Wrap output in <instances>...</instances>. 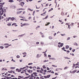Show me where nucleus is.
I'll return each instance as SVG.
<instances>
[{
  "mask_svg": "<svg viewBox=\"0 0 79 79\" xmlns=\"http://www.w3.org/2000/svg\"><path fill=\"white\" fill-rule=\"evenodd\" d=\"M3 8L1 7L0 8V15H2L3 14Z\"/></svg>",
  "mask_w": 79,
  "mask_h": 79,
  "instance_id": "nucleus-1",
  "label": "nucleus"
},
{
  "mask_svg": "<svg viewBox=\"0 0 79 79\" xmlns=\"http://www.w3.org/2000/svg\"><path fill=\"white\" fill-rule=\"evenodd\" d=\"M40 56H41V54H38L36 56V58H40Z\"/></svg>",
  "mask_w": 79,
  "mask_h": 79,
  "instance_id": "nucleus-2",
  "label": "nucleus"
},
{
  "mask_svg": "<svg viewBox=\"0 0 79 79\" xmlns=\"http://www.w3.org/2000/svg\"><path fill=\"white\" fill-rule=\"evenodd\" d=\"M24 2H22L20 3V4H19V5L22 6H23V5H24Z\"/></svg>",
  "mask_w": 79,
  "mask_h": 79,
  "instance_id": "nucleus-3",
  "label": "nucleus"
},
{
  "mask_svg": "<svg viewBox=\"0 0 79 79\" xmlns=\"http://www.w3.org/2000/svg\"><path fill=\"white\" fill-rule=\"evenodd\" d=\"M11 19V17L8 18L7 19H6V22H7V21H9V19Z\"/></svg>",
  "mask_w": 79,
  "mask_h": 79,
  "instance_id": "nucleus-4",
  "label": "nucleus"
},
{
  "mask_svg": "<svg viewBox=\"0 0 79 79\" xmlns=\"http://www.w3.org/2000/svg\"><path fill=\"white\" fill-rule=\"evenodd\" d=\"M32 68H33V71L35 70V69H37V68L36 67H33Z\"/></svg>",
  "mask_w": 79,
  "mask_h": 79,
  "instance_id": "nucleus-5",
  "label": "nucleus"
},
{
  "mask_svg": "<svg viewBox=\"0 0 79 79\" xmlns=\"http://www.w3.org/2000/svg\"><path fill=\"white\" fill-rule=\"evenodd\" d=\"M4 5V3H0V6L1 7V6H3V5Z\"/></svg>",
  "mask_w": 79,
  "mask_h": 79,
  "instance_id": "nucleus-6",
  "label": "nucleus"
},
{
  "mask_svg": "<svg viewBox=\"0 0 79 79\" xmlns=\"http://www.w3.org/2000/svg\"><path fill=\"white\" fill-rule=\"evenodd\" d=\"M17 70H18V72H19H19H21L22 70L21 69H16V71H17Z\"/></svg>",
  "mask_w": 79,
  "mask_h": 79,
  "instance_id": "nucleus-7",
  "label": "nucleus"
},
{
  "mask_svg": "<svg viewBox=\"0 0 79 79\" xmlns=\"http://www.w3.org/2000/svg\"><path fill=\"white\" fill-rule=\"evenodd\" d=\"M77 70H75L74 71H73V72H72V73H73V74H74V73H76V71H77Z\"/></svg>",
  "mask_w": 79,
  "mask_h": 79,
  "instance_id": "nucleus-8",
  "label": "nucleus"
},
{
  "mask_svg": "<svg viewBox=\"0 0 79 79\" xmlns=\"http://www.w3.org/2000/svg\"><path fill=\"white\" fill-rule=\"evenodd\" d=\"M73 45H75L76 46H78V44H77L76 42L74 43Z\"/></svg>",
  "mask_w": 79,
  "mask_h": 79,
  "instance_id": "nucleus-9",
  "label": "nucleus"
},
{
  "mask_svg": "<svg viewBox=\"0 0 79 79\" xmlns=\"http://www.w3.org/2000/svg\"><path fill=\"white\" fill-rule=\"evenodd\" d=\"M15 18L14 17H12V18H11L10 17V19H11V21H14V19H15Z\"/></svg>",
  "mask_w": 79,
  "mask_h": 79,
  "instance_id": "nucleus-10",
  "label": "nucleus"
},
{
  "mask_svg": "<svg viewBox=\"0 0 79 79\" xmlns=\"http://www.w3.org/2000/svg\"><path fill=\"white\" fill-rule=\"evenodd\" d=\"M21 12H23V11H20L17 12V15H18V14H20V13H21Z\"/></svg>",
  "mask_w": 79,
  "mask_h": 79,
  "instance_id": "nucleus-11",
  "label": "nucleus"
},
{
  "mask_svg": "<svg viewBox=\"0 0 79 79\" xmlns=\"http://www.w3.org/2000/svg\"><path fill=\"white\" fill-rule=\"evenodd\" d=\"M59 69H61V70H62V69H56V71H59Z\"/></svg>",
  "mask_w": 79,
  "mask_h": 79,
  "instance_id": "nucleus-12",
  "label": "nucleus"
},
{
  "mask_svg": "<svg viewBox=\"0 0 79 79\" xmlns=\"http://www.w3.org/2000/svg\"><path fill=\"white\" fill-rule=\"evenodd\" d=\"M49 39H50V40H52V39H53V38L51 36H49Z\"/></svg>",
  "mask_w": 79,
  "mask_h": 79,
  "instance_id": "nucleus-13",
  "label": "nucleus"
},
{
  "mask_svg": "<svg viewBox=\"0 0 79 79\" xmlns=\"http://www.w3.org/2000/svg\"><path fill=\"white\" fill-rule=\"evenodd\" d=\"M68 68H69V67L66 66L64 68V70H65V69H67Z\"/></svg>",
  "mask_w": 79,
  "mask_h": 79,
  "instance_id": "nucleus-14",
  "label": "nucleus"
},
{
  "mask_svg": "<svg viewBox=\"0 0 79 79\" xmlns=\"http://www.w3.org/2000/svg\"><path fill=\"white\" fill-rule=\"evenodd\" d=\"M14 1L13 0H10L9 1V2H10V3H11L12 2H14Z\"/></svg>",
  "mask_w": 79,
  "mask_h": 79,
  "instance_id": "nucleus-15",
  "label": "nucleus"
},
{
  "mask_svg": "<svg viewBox=\"0 0 79 79\" xmlns=\"http://www.w3.org/2000/svg\"><path fill=\"white\" fill-rule=\"evenodd\" d=\"M43 61L44 63H45V62H48V60H44Z\"/></svg>",
  "mask_w": 79,
  "mask_h": 79,
  "instance_id": "nucleus-16",
  "label": "nucleus"
},
{
  "mask_svg": "<svg viewBox=\"0 0 79 79\" xmlns=\"http://www.w3.org/2000/svg\"><path fill=\"white\" fill-rule=\"evenodd\" d=\"M63 43H61L60 44V47H63Z\"/></svg>",
  "mask_w": 79,
  "mask_h": 79,
  "instance_id": "nucleus-17",
  "label": "nucleus"
},
{
  "mask_svg": "<svg viewBox=\"0 0 79 79\" xmlns=\"http://www.w3.org/2000/svg\"><path fill=\"white\" fill-rule=\"evenodd\" d=\"M15 69V67H11L10 68V69Z\"/></svg>",
  "mask_w": 79,
  "mask_h": 79,
  "instance_id": "nucleus-18",
  "label": "nucleus"
},
{
  "mask_svg": "<svg viewBox=\"0 0 79 79\" xmlns=\"http://www.w3.org/2000/svg\"><path fill=\"white\" fill-rule=\"evenodd\" d=\"M69 46L67 45L66 46V49H68V48H69Z\"/></svg>",
  "mask_w": 79,
  "mask_h": 79,
  "instance_id": "nucleus-19",
  "label": "nucleus"
},
{
  "mask_svg": "<svg viewBox=\"0 0 79 79\" xmlns=\"http://www.w3.org/2000/svg\"><path fill=\"white\" fill-rule=\"evenodd\" d=\"M8 73H13V71H8Z\"/></svg>",
  "mask_w": 79,
  "mask_h": 79,
  "instance_id": "nucleus-20",
  "label": "nucleus"
},
{
  "mask_svg": "<svg viewBox=\"0 0 79 79\" xmlns=\"http://www.w3.org/2000/svg\"><path fill=\"white\" fill-rule=\"evenodd\" d=\"M0 48L1 49H3L4 47H3V46H0Z\"/></svg>",
  "mask_w": 79,
  "mask_h": 79,
  "instance_id": "nucleus-21",
  "label": "nucleus"
},
{
  "mask_svg": "<svg viewBox=\"0 0 79 79\" xmlns=\"http://www.w3.org/2000/svg\"><path fill=\"white\" fill-rule=\"evenodd\" d=\"M15 8H16V6H12V8H13V9H15Z\"/></svg>",
  "mask_w": 79,
  "mask_h": 79,
  "instance_id": "nucleus-22",
  "label": "nucleus"
},
{
  "mask_svg": "<svg viewBox=\"0 0 79 79\" xmlns=\"http://www.w3.org/2000/svg\"><path fill=\"white\" fill-rule=\"evenodd\" d=\"M68 29L69 28V29H71V27L70 26V25H68Z\"/></svg>",
  "mask_w": 79,
  "mask_h": 79,
  "instance_id": "nucleus-23",
  "label": "nucleus"
},
{
  "mask_svg": "<svg viewBox=\"0 0 79 79\" xmlns=\"http://www.w3.org/2000/svg\"><path fill=\"white\" fill-rule=\"evenodd\" d=\"M40 44H41V45H44V42H41Z\"/></svg>",
  "mask_w": 79,
  "mask_h": 79,
  "instance_id": "nucleus-24",
  "label": "nucleus"
},
{
  "mask_svg": "<svg viewBox=\"0 0 79 79\" xmlns=\"http://www.w3.org/2000/svg\"><path fill=\"white\" fill-rule=\"evenodd\" d=\"M61 36H65V35H66V34H61Z\"/></svg>",
  "mask_w": 79,
  "mask_h": 79,
  "instance_id": "nucleus-25",
  "label": "nucleus"
},
{
  "mask_svg": "<svg viewBox=\"0 0 79 79\" xmlns=\"http://www.w3.org/2000/svg\"><path fill=\"white\" fill-rule=\"evenodd\" d=\"M19 35L18 37H22V36H23V35Z\"/></svg>",
  "mask_w": 79,
  "mask_h": 79,
  "instance_id": "nucleus-26",
  "label": "nucleus"
},
{
  "mask_svg": "<svg viewBox=\"0 0 79 79\" xmlns=\"http://www.w3.org/2000/svg\"><path fill=\"white\" fill-rule=\"evenodd\" d=\"M16 23H13L12 25V26H15V25H16Z\"/></svg>",
  "mask_w": 79,
  "mask_h": 79,
  "instance_id": "nucleus-27",
  "label": "nucleus"
},
{
  "mask_svg": "<svg viewBox=\"0 0 79 79\" xmlns=\"http://www.w3.org/2000/svg\"><path fill=\"white\" fill-rule=\"evenodd\" d=\"M43 67L44 69H46V67H45V65H43Z\"/></svg>",
  "mask_w": 79,
  "mask_h": 79,
  "instance_id": "nucleus-28",
  "label": "nucleus"
},
{
  "mask_svg": "<svg viewBox=\"0 0 79 79\" xmlns=\"http://www.w3.org/2000/svg\"><path fill=\"white\" fill-rule=\"evenodd\" d=\"M25 26H29V24L27 23H25Z\"/></svg>",
  "mask_w": 79,
  "mask_h": 79,
  "instance_id": "nucleus-29",
  "label": "nucleus"
},
{
  "mask_svg": "<svg viewBox=\"0 0 79 79\" xmlns=\"http://www.w3.org/2000/svg\"><path fill=\"white\" fill-rule=\"evenodd\" d=\"M70 40V37H68L67 39V40Z\"/></svg>",
  "mask_w": 79,
  "mask_h": 79,
  "instance_id": "nucleus-30",
  "label": "nucleus"
},
{
  "mask_svg": "<svg viewBox=\"0 0 79 79\" xmlns=\"http://www.w3.org/2000/svg\"><path fill=\"white\" fill-rule=\"evenodd\" d=\"M27 71L28 73H31V70H27Z\"/></svg>",
  "mask_w": 79,
  "mask_h": 79,
  "instance_id": "nucleus-31",
  "label": "nucleus"
},
{
  "mask_svg": "<svg viewBox=\"0 0 79 79\" xmlns=\"http://www.w3.org/2000/svg\"><path fill=\"white\" fill-rule=\"evenodd\" d=\"M65 59H68V60L70 59V58H69L68 57H65Z\"/></svg>",
  "mask_w": 79,
  "mask_h": 79,
  "instance_id": "nucleus-32",
  "label": "nucleus"
},
{
  "mask_svg": "<svg viewBox=\"0 0 79 79\" xmlns=\"http://www.w3.org/2000/svg\"><path fill=\"white\" fill-rule=\"evenodd\" d=\"M9 45V44H4V45L5 46H6V45Z\"/></svg>",
  "mask_w": 79,
  "mask_h": 79,
  "instance_id": "nucleus-33",
  "label": "nucleus"
},
{
  "mask_svg": "<svg viewBox=\"0 0 79 79\" xmlns=\"http://www.w3.org/2000/svg\"><path fill=\"white\" fill-rule=\"evenodd\" d=\"M6 77L7 79H11V77Z\"/></svg>",
  "mask_w": 79,
  "mask_h": 79,
  "instance_id": "nucleus-34",
  "label": "nucleus"
},
{
  "mask_svg": "<svg viewBox=\"0 0 79 79\" xmlns=\"http://www.w3.org/2000/svg\"><path fill=\"white\" fill-rule=\"evenodd\" d=\"M39 27H40V26H38V27H36V30H37V29L38 28H39Z\"/></svg>",
  "mask_w": 79,
  "mask_h": 79,
  "instance_id": "nucleus-35",
  "label": "nucleus"
},
{
  "mask_svg": "<svg viewBox=\"0 0 79 79\" xmlns=\"http://www.w3.org/2000/svg\"><path fill=\"white\" fill-rule=\"evenodd\" d=\"M16 57L17 58H20V56L19 55H17Z\"/></svg>",
  "mask_w": 79,
  "mask_h": 79,
  "instance_id": "nucleus-36",
  "label": "nucleus"
},
{
  "mask_svg": "<svg viewBox=\"0 0 79 79\" xmlns=\"http://www.w3.org/2000/svg\"><path fill=\"white\" fill-rule=\"evenodd\" d=\"M7 26H11V23H9L7 24Z\"/></svg>",
  "mask_w": 79,
  "mask_h": 79,
  "instance_id": "nucleus-37",
  "label": "nucleus"
},
{
  "mask_svg": "<svg viewBox=\"0 0 79 79\" xmlns=\"http://www.w3.org/2000/svg\"><path fill=\"white\" fill-rule=\"evenodd\" d=\"M61 15H62V16H63V15H64V13H63V12H62L61 14Z\"/></svg>",
  "mask_w": 79,
  "mask_h": 79,
  "instance_id": "nucleus-38",
  "label": "nucleus"
},
{
  "mask_svg": "<svg viewBox=\"0 0 79 79\" xmlns=\"http://www.w3.org/2000/svg\"><path fill=\"white\" fill-rule=\"evenodd\" d=\"M47 23V24H46L47 25V26H48V25H49V24H50V23H49H49Z\"/></svg>",
  "mask_w": 79,
  "mask_h": 79,
  "instance_id": "nucleus-39",
  "label": "nucleus"
},
{
  "mask_svg": "<svg viewBox=\"0 0 79 79\" xmlns=\"http://www.w3.org/2000/svg\"><path fill=\"white\" fill-rule=\"evenodd\" d=\"M55 3H56V5H57V3H56V0H55Z\"/></svg>",
  "mask_w": 79,
  "mask_h": 79,
  "instance_id": "nucleus-40",
  "label": "nucleus"
},
{
  "mask_svg": "<svg viewBox=\"0 0 79 79\" xmlns=\"http://www.w3.org/2000/svg\"><path fill=\"white\" fill-rule=\"evenodd\" d=\"M44 57H47V54H46V53H45L44 54Z\"/></svg>",
  "mask_w": 79,
  "mask_h": 79,
  "instance_id": "nucleus-41",
  "label": "nucleus"
},
{
  "mask_svg": "<svg viewBox=\"0 0 79 79\" xmlns=\"http://www.w3.org/2000/svg\"><path fill=\"white\" fill-rule=\"evenodd\" d=\"M52 70H50L49 71H48L47 73H51Z\"/></svg>",
  "mask_w": 79,
  "mask_h": 79,
  "instance_id": "nucleus-42",
  "label": "nucleus"
},
{
  "mask_svg": "<svg viewBox=\"0 0 79 79\" xmlns=\"http://www.w3.org/2000/svg\"><path fill=\"white\" fill-rule=\"evenodd\" d=\"M28 10H30V11H33V10H31V9L29 8L28 9Z\"/></svg>",
  "mask_w": 79,
  "mask_h": 79,
  "instance_id": "nucleus-43",
  "label": "nucleus"
},
{
  "mask_svg": "<svg viewBox=\"0 0 79 79\" xmlns=\"http://www.w3.org/2000/svg\"><path fill=\"white\" fill-rule=\"evenodd\" d=\"M56 35V33H54L53 35H54V37H55V35Z\"/></svg>",
  "mask_w": 79,
  "mask_h": 79,
  "instance_id": "nucleus-44",
  "label": "nucleus"
},
{
  "mask_svg": "<svg viewBox=\"0 0 79 79\" xmlns=\"http://www.w3.org/2000/svg\"><path fill=\"white\" fill-rule=\"evenodd\" d=\"M22 54H23V55H26V54H27V53H26V52H25L22 53Z\"/></svg>",
  "mask_w": 79,
  "mask_h": 79,
  "instance_id": "nucleus-45",
  "label": "nucleus"
},
{
  "mask_svg": "<svg viewBox=\"0 0 79 79\" xmlns=\"http://www.w3.org/2000/svg\"><path fill=\"white\" fill-rule=\"evenodd\" d=\"M27 70L26 69L25 70H23V71H25V72H26V71H27Z\"/></svg>",
  "mask_w": 79,
  "mask_h": 79,
  "instance_id": "nucleus-46",
  "label": "nucleus"
},
{
  "mask_svg": "<svg viewBox=\"0 0 79 79\" xmlns=\"http://www.w3.org/2000/svg\"><path fill=\"white\" fill-rule=\"evenodd\" d=\"M50 76V75H48L47 76V77L48 78H49Z\"/></svg>",
  "mask_w": 79,
  "mask_h": 79,
  "instance_id": "nucleus-47",
  "label": "nucleus"
},
{
  "mask_svg": "<svg viewBox=\"0 0 79 79\" xmlns=\"http://www.w3.org/2000/svg\"><path fill=\"white\" fill-rule=\"evenodd\" d=\"M36 44H37V45H38V44H39V42H36Z\"/></svg>",
  "mask_w": 79,
  "mask_h": 79,
  "instance_id": "nucleus-48",
  "label": "nucleus"
},
{
  "mask_svg": "<svg viewBox=\"0 0 79 79\" xmlns=\"http://www.w3.org/2000/svg\"><path fill=\"white\" fill-rule=\"evenodd\" d=\"M75 50H76V49H75L72 50L73 52H75Z\"/></svg>",
  "mask_w": 79,
  "mask_h": 79,
  "instance_id": "nucleus-49",
  "label": "nucleus"
},
{
  "mask_svg": "<svg viewBox=\"0 0 79 79\" xmlns=\"http://www.w3.org/2000/svg\"><path fill=\"white\" fill-rule=\"evenodd\" d=\"M19 77H20V78H23V77H21V76H18Z\"/></svg>",
  "mask_w": 79,
  "mask_h": 79,
  "instance_id": "nucleus-50",
  "label": "nucleus"
},
{
  "mask_svg": "<svg viewBox=\"0 0 79 79\" xmlns=\"http://www.w3.org/2000/svg\"><path fill=\"white\" fill-rule=\"evenodd\" d=\"M11 61L14 62H15V61H16L14 60L13 59H12Z\"/></svg>",
  "mask_w": 79,
  "mask_h": 79,
  "instance_id": "nucleus-51",
  "label": "nucleus"
},
{
  "mask_svg": "<svg viewBox=\"0 0 79 79\" xmlns=\"http://www.w3.org/2000/svg\"><path fill=\"white\" fill-rule=\"evenodd\" d=\"M24 73V71H23L21 72V74H23V73Z\"/></svg>",
  "mask_w": 79,
  "mask_h": 79,
  "instance_id": "nucleus-52",
  "label": "nucleus"
},
{
  "mask_svg": "<svg viewBox=\"0 0 79 79\" xmlns=\"http://www.w3.org/2000/svg\"><path fill=\"white\" fill-rule=\"evenodd\" d=\"M73 38H76L77 37V36L76 35H74L73 37Z\"/></svg>",
  "mask_w": 79,
  "mask_h": 79,
  "instance_id": "nucleus-53",
  "label": "nucleus"
},
{
  "mask_svg": "<svg viewBox=\"0 0 79 79\" xmlns=\"http://www.w3.org/2000/svg\"><path fill=\"white\" fill-rule=\"evenodd\" d=\"M39 50H42V48H38Z\"/></svg>",
  "mask_w": 79,
  "mask_h": 79,
  "instance_id": "nucleus-54",
  "label": "nucleus"
},
{
  "mask_svg": "<svg viewBox=\"0 0 79 79\" xmlns=\"http://www.w3.org/2000/svg\"><path fill=\"white\" fill-rule=\"evenodd\" d=\"M3 69L6 70V71H7V69H5L4 68H3L2 69V70H3Z\"/></svg>",
  "mask_w": 79,
  "mask_h": 79,
  "instance_id": "nucleus-55",
  "label": "nucleus"
},
{
  "mask_svg": "<svg viewBox=\"0 0 79 79\" xmlns=\"http://www.w3.org/2000/svg\"><path fill=\"white\" fill-rule=\"evenodd\" d=\"M33 63H29L28 64L29 65H31V64H32Z\"/></svg>",
  "mask_w": 79,
  "mask_h": 79,
  "instance_id": "nucleus-56",
  "label": "nucleus"
},
{
  "mask_svg": "<svg viewBox=\"0 0 79 79\" xmlns=\"http://www.w3.org/2000/svg\"><path fill=\"white\" fill-rule=\"evenodd\" d=\"M41 71H44V69H43V68H41Z\"/></svg>",
  "mask_w": 79,
  "mask_h": 79,
  "instance_id": "nucleus-57",
  "label": "nucleus"
},
{
  "mask_svg": "<svg viewBox=\"0 0 79 79\" xmlns=\"http://www.w3.org/2000/svg\"><path fill=\"white\" fill-rule=\"evenodd\" d=\"M47 70H50V69L48 67H47Z\"/></svg>",
  "mask_w": 79,
  "mask_h": 79,
  "instance_id": "nucleus-58",
  "label": "nucleus"
},
{
  "mask_svg": "<svg viewBox=\"0 0 79 79\" xmlns=\"http://www.w3.org/2000/svg\"><path fill=\"white\" fill-rule=\"evenodd\" d=\"M52 60H55V58H52Z\"/></svg>",
  "mask_w": 79,
  "mask_h": 79,
  "instance_id": "nucleus-59",
  "label": "nucleus"
},
{
  "mask_svg": "<svg viewBox=\"0 0 79 79\" xmlns=\"http://www.w3.org/2000/svg\"><path fill=\"white\" fill-rule=\"evenodd\" d=\"M40 69V67H37V69Z\"/></svg>",
  "mask_w": 79,
  "mask_h": 79,
  "instance_id": "nucleus-60",
  "label": "nucleus"
},
{
  "mask_svg": "<svg viewBox=\"0 0 79 79\" xmlns=\"http://www.w3.org/2000/svg\"><path fill=\"white\" fill-rule=\"evenodd\" d=\"M48 16L47 15L46 17H45V18L44 19H47V18H48Z\"/></svg>",
  "mask_w": 79,
  "mask_h": 79,
  "instance_id": "nucleus-61",
  "label": "nucleus"
},
{
  "mask_svg": "<svg viewBox=\"0 0 79 79\" xmlns=\"http://www.w3.org/2000/svg\"><path fill=\"white\" fill-rule=\"evenodd\" d=\"M56 77H56L54 78H52V79H56Z\"/></svg>",
  "mask_w": 79,
  "mask_h": 79,
  "instance_id": "nucleus-62",
  "label": "nucleus"
},
{
  "mask_svg": "<svg viewBox=\"0 0 79 79\" xmlns=\"http://www.w3.org/2000/svg\"><path fill=\"white\" fill-rule=\"evenodd\" d=\"M48 57H49V58H50V57H51V55H48Z\"/></svg>",
  "mask_w": 79,
  "mask_h": 79,
  "instance_id": "nucleus-63",
  "label": "nucleus"
},
{
  "mask_svg": "<svg viewBox=\"0 0 79 79\" xmlns=\"http://www.w3.org/2000/svg\"><path fill=\"white\" fill-rule=\"evenodd\" d=\"M40 78L39 77H36V79H39Z\"/></svg>",
  "mask_w": 79,
  "mask_h": 79,
  "instance_id": "nucleus-64",
  "label": "nucleus"
}]
</instances>
